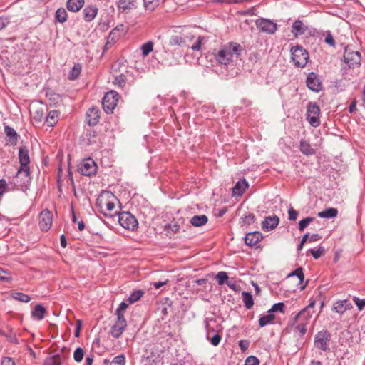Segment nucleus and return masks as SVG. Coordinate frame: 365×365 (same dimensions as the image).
<instances>
[{
	"mask_svg": "<svg viewBox=\"0 0 365 365\" xmlns=\"http://www.w3.org/2000/svg\"><path fill=\"white\" fill-rule=\"evenodd\" d=\"M292 59L297 67L304 68L309 60V56L307 50L302 46L297 45L292 47Z\"/></svg>",
	"mask_w": 365,
	"mask_h": 365,
	"instance_id": "f257e3e1",
	"label": "nucleus"
},
{
	"mask_svg": "<svg viewBox=\"0 0 365 365\" xmlns=\"http://www.w3.org/2000/svg\"><path fill=\"white\" fill-rule=\"evenodd\" d=\"M119 224L125 229L134 231L138 228V222L129 212H119L117 216Z\"/></svg>",
	"mask_w": 365,
	"mask_h": 365,
	"instance_id": "f03ea898",
	"label": "nucleus"
},
{
	"mask_svg": "<svg viewBox=\"0 0 365 365\" xmlns=\"http://www.w3.org/2000/svg\"><path fill=\"white\" fill-rule=\"evenodd\" d=\"M119 99V94L115 91L107 92L102 100V106L106 113H112Z\"/></svg>",
	"mask_w": 365,
	"mask_h": 365,
	"instance_id": "7ed1b4c3",
	"label": "nucleus"
},
{
	"mask_svg": "<svg viewBox=\"0 0 365 365\" xmlns=\"http://www.w3.org/2000/svg\"><path fill=\"white\" fill-rule=\"evenodd\" d=\"M330 341L331 334L327 330H322L314 336L315 347L323 351H329Z\"/></svg>",
	"mask_w": 365,
	"mask_h": 365,
	"instance_id": "20e7f679",
	"label": "nucleus"
},
{
	"mask_svg": "<svg viewBox=\"0 0 365 365\" xmlns=\"http://www.w3.org/2000/svg\"><path fill=\"white\" fill-rule=\"evenodd\" d=\"M320 108L316 103H309L307 106V119L309 124L316 128L320 125Z\"/></svg>",
	"mask_w": 365,
	"mask_h": 365,
	"instance_id": "39448f33",
	"label": "nucleus"
},
{
	"mask_svg": "<svg viewBox=\"0 0 365 365\" xmlns=\"http://www.w3.org/2000/svg\"><path fill=\"white\" fill-rule=\"evenodd\" d=\"M344 62L349 68H354L361 64V53L359 51H354L350 46H346L344 53Z\"/></svg>",
	"mask_w": 365,
	"mask_h": 365,
	"instance_id": "423d86ee",
	"label": "nucleus"
},
{
	"mask_svg": "<svg viewBox=\"0 0 365 365\" xmlns=\"http://www.w3.org/2000/svg\"><path fill=\"white\" fill-rule=\"evenodd\" d=\"M78 170L83 175L91 176L96 174L97 165L91 158H87L79 164Z\"/></svg>",
	"mask_w": 365,
	"mask_h": 365,
	"instance_id": "0eeeda50",
	"label": "nucleus"
},
{
	"mask_svg": "<svg viewBox=\"0 0 365 365\" xmlns=\"http://www.w3.org/2000/svg\"><path fill=\"white\" fill-rule=\"evenodd\" d=\"M53 214L48 209L43 210L39 215V227L42 231H48L51 225Z\"/></svg>",
	"mask_w": 365,
	"mask_h": 365,
	"instance_id": "6e6552de",
	"label": "nucleus"
},
{
	"mask_svg": "<svg viewBox=\"0 0 365 365\" xmlns=\"http://www.w3.org/2000/svg\"><path fill=\"white\" fill-rule=\"evenodd\" d=\"M257 27L262 32L273 34L277 29V24L266 19H259L256 21Z\"/></svg>",
	"mask_w": 365,
	"mask_h": 365,
	"instance_id": "1a4fd4ad",
	"label": "nucleus"
},
{
	"mask_svg": "<svg viewBox=\"0 0 365 365\" xmlns=\"http://www.w3.org/2000/svg\"><path fill=\"white\" fill-rule=\"evenodd\" d=\"M306 83L307 87L314 92H319L322 89V81L319 76L314 72L307 75Z\"/></svg>",
	"mask_w": 365,
	"mask_h": 365,
	"instance_id": "9d476101",
	"label": "nucleus"
},
{
	"mask_svg": "<svg viewBox=\"0 0 365 365\" xmlns=\"http://www.w3.org/2000/svg\"><path fill=\"white\" fill-rule=\"evenodd\" d=\"M101 208V213H102L106 217H115L119 214L118 212L115 211L112 212L115 208V204L113 202L107 200L103 203L102 200L98 202Z\"/></svg>",
	"mask_w": 365,
	"mask_h": 365,
	"instance_id": "9b49d317",
	"label": "nucleus"
},
{
	"mask_svg": "<svg viewBox=\"0 0 365 365\" xmlns=\"http://www.w3.org/2000/svg\"><path fill=\"white\" fill-rule=\"evenodd\" d=\"M353 308L351 302L346 299L343 300H338L335 302L332 307V311L341 315L344 314L346 311Z\"/></svg>",
	"mask_w": 365,
	"mask_h": 365,
	"instance_id": "f8f14e48",
	"label": "nucleus"
},
{
	"mask_svg": "<svg viewBox=\"0 0 365 365\" xmlns=\"http://www.w3.org/2000/svg\"><path fill=\"white\" fill-rule=\"evenodd\" d=\"M99 118L100 110L98 108L93 106L86 112V120L89 125H96L98 123Z\"/></svg>",
	"mask_w": 365,
	"mask_h": 365,
	"instance_id": "ddd939ff",
	"label": "nucleus"
},
{
	"mask_svg": "<svg viewBox=\"0 0 365 365\" xmlns=\"http://www.w3.org/2000/svg\"><path fill=\"white\" fill-rule=\"evenodd\" d=\"M230 51V48H228L227 46L219 51L216 58L220 63L228 65L232 61V56Z\"/></svg>",
	"mask_w": 365,
	"mask_h": 365,
	"instance_id": "4468645a",
	"label": "nucleus"
},
{
	"mask_svg": "<svg viewBox=\"0 0 365 365\" xmlns=\"http://www.w3.org/2000/svg\"><path fill=\"white\" fill-rule=\"evenodd\" d=\"M263 238L262 234L259 231H255L252 232L247 233L245 238V243L250 246L252 247L256 245L259 242L262 240Z\"/></svg>",
	"mask_w": 365,
	"mask_h": 365,
	"instance_id": "2eb2a0df",
	"label": "nucleus"
},
{
	"mask_svg": "<svg viewBox=\"0 0 365 365\" xmlns=\"http://www.w3.org/2000/svg\"><path fill=\"white\" fill-rule=\"evenodd\" d=\"M66 359L67 356L62 351L60 354L48 356L44 361V365H62Z\"/></svg>",
	"mask_w": 365,
	"mask_h": 365,
	"instance_id": "dca6fc26",
	"label": "nucleus"
},
{
	"mask_svg": "<svg viewBox=\"0 0 365 365\" xmlns=\"http://www.w3.org/2000/svg\"><path fill=\"white\" fill-rule=\"evenodd\" d=\"M308 30V26H306L301 20H296L292 25L291 32L294 37L297 38L299 36L305 34Z\"/></svg>",
	"mask_w": 365,
	"mask_h": 365,
	"instance_id": "f3484780",
	"label": "nucleus"
},
{
	"mask_svg": "<svg viewBox=\"0 0 365 365\" xmlns=\"http://www.w3.org/2000/svg\"><path fill=\"white\" fill-rule=\"evenodd\" d=\"M279 219L277 216L266 217L262 223V228L265 231L272 230L279 225Z\"/></svg>",
	"mask_w": 365,
	"mask_h": 365,
	"instance_id": "a211bd4d",
	"label": "nucleus"
},
{
	"mask_svg": "<svg viewBox=\"0 0 365 365\" xmlns=\"http://www.w3.org/2000/svg\"><path fill=\"white\" fill-rule=\"evenodd\" d=\"M128 305L124 302H122L118 309L115 311V314L117 316V320L115 323L119 324L120 325H123L127 327V321L125 318L124 314L128 308Z\"/></svg>",
	"mask_w": 365,
	"mask_h": 365,
	"instance_id": "6ab92c4d",
	"label": "nucleus"
},
{
	"mask_svg": "<svg viewBox=\"0 0 365 365\" xmlns=\"http://www.w3.org/2000/svg\"><path fill=\"white\" fill-rule=\"evenodd\" d=\"M313 311H308L307 309H303L297 313L292 319V324L294 325L299 321L301 322L307 323V321L311 318Z\"/></svg>",
	"mask_w": 365,
	"mask_h": 365,
	"instance_id": "aec40b11",
	"label": "nucleus"
},
{
	"mask_svg": "<svg viewBox=\"0 0 365 365\" xmlns=\"http://www.w3.org/2000/svg\"><path fill=\"white\" fill-rule=\"evenodd\" d=\"M178 34L181 36L182 40L184 41L185 45H187V41H191L195 38L191 28L188 26L180 27Z\"/></svg>",
	"mask_w": 365,
	"mask_h": 365,
	"instance_id": "412c9836",
	"label": "nucleus"
},
{
	"mask_svg": "<svg viewBox=\"0 0 365 365\" xmlns=\"http://www.w3.org/2000/svg\"><path fill=\"white\" fill-rule=\"evenodd\" d=\"M98 11L95 6H86L83 11L84 20L87 22L91 21L96 16Z\"/></svg>",
	"mask_w": 365,
	"mask_h": 365,
	"instance_id": "4be33fe9",
	"label": "nucleus"
},
{
	"mask_svg": "<svg viewBox=\"0 0 365 365\" xmlns=\"http://www.w3.org/2000/svg\"><path fill=\"white\" fill-rule=\"evenodd\" d=\"M19 159L20 165L22 166L29 165L30 158L29 155V150L26 146H21L19 149Z\"/></svg>",
	"mask_w": 365,
	"mask_h": 365,
	"instance_id": "5701e85b",
	"label": "nucleus"
},
{
	"mask_svg": "<svg viewBox=\"0 0 365 365\" xmlns=\"http://www.w3.org/2000/svg\"><path fill=\"white\" fill-rule=\"evenodd\" d=\"M248 187V182L245 179L238 181L232 188V195L234 196H241Z\"/></svg>",
	"mask_w": 365,
	"mask_h": 365,
	"instance_id": "b1692460",
	"label": "nucleus"
},
{
	"mask_svg": "<svg viewBox=\"0 0 365 365\" xmlns=\"http://www.w3.org/2000/svg\"><path fill=\"white\" fill-rule=\"evenodd\" d=\"M84 3V0H68L66 8L71 12H77L83 6Z\"/></svg>",
	"mask_w": 365,
	"mask_h": 365,
	"instance_id": "393cba45",
	"label": "nucleus"
},
{
	"mask_svg": "<svg viewBox=\"0 0 365 365\" xmlns=\"http://www.w3.org/2000/svg\"><path fill=\"white\" fill-rule=\"evenodd\" d=\"M46 313V309L43 305L36 304L31 312V316L36 319L42 320L44 318Z\"/></svg>",
	"mask_w": 365,
	"mask_h": 365,
	"instance_id": "a878e982",
	"label": "nucleus"
},
{
	"mask_svg": "<svg viewBox=\"0 0 365 365\" xmlns=\"http://www.w3.org/2000/svg\"><path fill=\"white\" fill-rule=\"evenodd\" d=\"M208 218L205 215H194L190 220V224L195 227H200L205 225Z\"/></svg>",
	"mask_w": 365,
	"mask_h": 365,
	"instance_id": "bb28decb",
	"label": "nucleus"
},
{
	"mask_svg": "<svg viewBox=\"0 0 365 365\" xmlns=\"http://www.w3.org/2000/svg\"><path fill=\"white\" fill-rule=\"evenodd\" d=\"M125 328V326L115 323L110 328V334L115 339H118L122 335Z\"/></svg>",
	"mask_w": 365,
	"mask_h": 365,
	"instance_id": "cd10ccee",
	"label": "nucleus"
},
{
	"mask_svg": "<svg viewBox=\"0 0 365 365\" xmlns=\"http://www.w3.org/2000/svg\"><path fill=\"white\" fill-rule=\"evenodd\" d=\"M300 151L305 155H312L315 153L314 149L311 147V145L304 140H301L299 145Z\"/></svg>",
	"mask_w": 365,
	"mask_h": 365,
	"instance_id": "c85d7f7f",
	"label": "nucleus"
},
{
	"mask_svg": "<svg viewBox=\"0 0 365 365\" xmlns=\"http://www.w3.org/2000/svg\"><path fill=\"white\" fill-rule=\"evenodd\" d=\"M125 31L124 29L123 25H120L114 28L109 34V38L111 41H115L120 36H123L125 34Z\"/></svg>",
	"mask_w": 365,
	"mask_h": 365,
	"instance_id": "c756f323",
	"label": "nucleus"
},
{
	"mask_svg": "<svg viewBox=\"0 0 365 365\" xmlns=\"http://www.w3.org/2000/svg\"><path fill=\"white\" fill-rule=\"evenodd\" d=\"M338 215V210L336 208H327L323 211L318 212L317 215L322 218H334Z\"/></svg>",
	"mask_w": 365,
	"mask_h": 365,
	"instance_id": "7c9ffc66",
	"label": "nucleus"
},
{
	"mask_svg": "<svg viewBox=\"0 0 365 365\" xmlns=\"http://www.w3.org/2000/svg\"><path fill=\"white\" fill-rule=\"evenodd\" d=\"M137 7L136 0H119L118 8L123 11Z\"/></svg>",
	"mask_w": 365,
	"mask_h": 365,
	"instance_id": "2f4dec72",
	"label": "nucleus"
},
{
	"mask_svg": "<svg viewBox=\"0 0 365 365\" xmlns=\"http://www.w3.org/2000/svg\"><path fill=\"white\" fill-rule=\"evenodd\" d=\"M175 34L172 35L169 39V45L173 46H186L184 43V41L182 40L181 36L179 35L178 33H177L176 31H175Z\"/></svg>",
	"mask_w": 365,
	"mask_h": 365,
	"instance_id": "473e14b6",
	"label": "nucleus"
},
{
	"mask_svg": "<svg viewBox=\"0 0 365 365\" xmlns=\"http://www.w3.org/2000/svg\"><path fill=\"white\" fill-rule=\"evenodd\" d=\"M58 113L56 110H51L46 118V123L48 126H53L58 121Z\"/></svg>",
	"mask_w": 365,
	"mask_h": 365,
	"instance_id": "72a5a7b5",
	"label": "nucleus"
},
{
	"mask_svg": "<svg viewBox=\"0 0 365 365\" xmlns=\"http://www.w3.org/2000/svg\"><path fill=\"white\" fill-rule=\"evenodd\" d=\"M68 14L64 8H59L55 13V20L60 23H64L67 21Z\"/></svg>",
	"mask_w": 365,
	"mask_h": 365,
	"instance_id": "f704fd0d",
	"label": "nucleus"
},
{
	"mask_svg": "<svg viewBox=\"0 0 365 365\" xmlns=\"http://www.w3.org/2000/svg\"><path fill=\"white\" fill-rule=\"evenodd\" d=\"M242 296L245 307L247 309H251L254 305V301L252 294L250 292H243L242 293Z\"/></svg>",
	"mask_w": 365,
	"mask_h": 365,
	"instance_id": "c9c22d12",
	"label": "nucleus"
},
{
	"mask_svg": "<svg viewBox=\"0 0 365 365\" xmlns=\"http://www.w3.org/2000/svg\"><path fill=\"white\" fill-rule=\"evenodd\" d=\"M103 364L104 365H125V356L123 354L118 355L114 357L111 361L104 359Z\"/></svg>",
	"mask_w": 365,
	"mask_h": 365,
	"instance_id": "e433bc0d",
	"label": "nucleus"
},
{
	"mask_svg": "<svg viewBox=\"0 0 365 365\" xmlns=\"http://www.w3.org/2000/svg\"><path fill=\"white\" fill-rule=\"evenodd\" d=\"M275 316L271 312H268L266 315L262 316L259 319V324L261 327H263L268 324L272 323V322L274 319Z\"/></svg>",
	"mask_w": 365,
	"mask_h": 365,
	"instance_id": "4c0bfd02",
	"label": "nucleus"
},
{
	"mask_svg": "<svg viewBox=\"0 0 365 365\" xmlns=\"http://www.w3.org/2000/svg\"><path fill=\"white\" fill-rule=\"evenodd\" d=\"M160 0H143V6L147 11H153L159 5Z\"/></svg>",
	"mask_w": 365,
	"mask_h": 365,
	"instance_id": "58836bf2",
	"label": "nucleus"
},
{
	"mask_svg": "<svg viewBox=\"0 0 365 365\" xmlns=\"http://www.w3.org/2000/svg\"><path fill=\"white\" fill-rule=\"evenodd\" d=\"M227 47L230 48V54L233 56L235 54L236 57H238L240 55V53L242 51V46L237 43H230Z\"/></svg>",
	"mask_w": 365,
	"mask_h": 365,
	"instance_id": "ea45409f",
	"label": "nucleus"
},
{
	"mask_svg": "<svg viewBox=\"0 0 365 365\" xmlns=\"http://www.w3.org/2000/svg\"><path fill=\"white\" fill-rule=\"evenodd\" d=\"M4 131L6 135L9 138L10 142L11 143H16L17 141L18 135L14 128L7 125L5 126Z\"/></svg>",
	"mask_w": 365,
	"mask_h": 365,
	"instance_id": "a19ab883",
	"label": "nucleus"
},
{
	"mask_svg": "<svg viewBox=\"0 0 365 365\" xmlns=\"http://www.w3.org/2000/svg\"><path fill=\"white\" fill-rule=\"evenodd\" d=\"M144 294V292L143 290L138 289L135 290L130 294L129 297L128 298V301L130 304H133L138 302Z\"/></svg>",
	"mask_w": 365,
	"mask_h": 365,
	"instance_id": "79ce46f5",
	"label": "nucleus"
},
{
	"mask_svg": "<svg viewBox=\"0 0 365 365\" xmlns=\"http://www.w3.org/2000/svg\"><path fill=\"white\" fill-rule=\"evenodd\" d=\"M11 296L13 299L22 302L26 303L31 301V297L28 294L22 292H12Z\"/></svg>",
	"mask_w": 365,
	"mask_h": 365,
	"instance_id": "37998d69",
	"label": "nucleus"
},
{
	"mask_svg": "<svg viewBox=\"0 0 365 365\" xmlns=\"http://www.w3.org/2000/svg\"><path fill=\"white\" fill-rule=\"evenodd\" d=\"M81 71V66L80 64H75L69 73L68 79L76 80L80 76Z\"/></svg>",
	"mask_w": 365,
	"mask_h": 365,
	"instance_id": "c03bdc74",
	"label": "nucleus"
},
{
	"mask_svg": "<svg viewBox=\"0 0 365 365\" xmlns=\"http://www.w3.org/2000/svg\"><path fill=\"white\" fill-rule=\"evenodd\" d=\"M255 216L253 213H249L245 215L244 217H242L240 220V223L242 225H250L255 222Z\"/></svg>",
	"mask_w": 365,
	"mask_h": 365,
	"instance_id": "a18cd8bd",
	"label": "nucleus"
},
{
	"mask_svg": "<svg viewBox=\"0 0 365 365\" xmlns=\"http://www.w3.org/2000/svg\"><path fill=\"white\" fill-rule=\"evenodd\" d=\"M207 329V339L210 341L213 346H217L221 341V336L219 334H215L212 337H210L209 325H206Z\"/></svg>",
	"mask_w": 365,
	"mask_h": 365,
	"instance_id": "49530a36",
	"label": "nucleus"
},
{
	"mask_svg": "<svg viewBox=\"0 0 365 365\" xmlns=\"http://www.w3.org/2000/svg\"><path fill=\"white\" fill-rule=\"evenodd\" d=\"M153 42L151 41H148L145 43H143L141 46L142 55L143 56H147L153 49Z\"/></svg>",
	"mask_w": 365,
	"mask_h": 365,
	"instance_id": "de8ad7c7",
	"label": "nucleus"
},
{
	"mask_svg": "<svg viewBox=\"0 0 365 365\" xmlns=\"http://www.w3.org/2000/svg\"><path fill=\"white\" fill-rule=\"evenodd\" d=\"M30 175V168L29 165L22 166L20 165V168L18 169V171L16 174V178H19L21 176H24L27 178Z\"/></svg>",
	"mask_w": 365,
	"mask_h": 365,
	"instance_id": "09e8293b",
	"label": "nucleus"
},
{
	"mask_svg": "<svg viewBox=\"0 0 365 365\" xmlns=\"http://www.w3.org/2000/svg\"><path fill=\"white\" fill-rule=\"evenodd\" d=\"M12 279L11 273L0 267V281L9 283Z\"/></svg>",
	"mask_w": 365,
	"mask_h": 365,
	"instance_id": "8fccbe9b",
	"label": "nucleus"
},
{
	"mask_svg": "<svg viewBox=\"0 0 365 365\" xmlns=\"http://www.w3.org/2000/svg\"><path fill=\"white\" fill-rule=\"evenodd\" d=\"M314 217H307L303 220H300L299 222V230L302 232L314 220Z\"/></svg>",
	"mask_w": 365,
	"mask_h": 365,
	"instance_id": "3c124183",
	"label": "nucleus"
},
{
	"mask_svg": "<svg viewBox=\"0 0 365 365\" xmlns=\"http://www.w3.org/2000/svg\"><path fill=\"white\" fill-rule=\"evenodd\" d=\"M294 276H296L299 279V284H302L304 280V273H303V269L302 267H298L294 272H291L288 275V277H294Z\"/></svg>",
	"mask_w": 365,
	"mask_h": 365,
	"instance_id": "603ef678",
	"label": "nucleus"
},
{
	"mask_svg": "<svg viewBox=\"0 0 365 365\" xmlns=\"http://www.w3.org/2000/svg\"><path fill=\"white\" fill-rule=\"evenodd\" d=\"M216 279L217 281L218 284L222 285L225 283H227L228 279L227 274L225 272H219L216 275Z\"/></svg>",
	"mask_w": 365,
	"mask_h": 365,
	"instance_id": "864d4df0",
	"label": "nucleus"
},
{
	"mask_svg": "<svg viewBox=\"0 0 365 365\" xmlns=\"http://www.w3.org/2000/svg\"><path fill=\"white\" fill-rule=\"evenodd\" d=\"M308 252L312 255V257L317 259H319L324 252V247L320 246L318 249H309Z\"/></svg>",
	"mask_w": 365,
	"mask_h": 365,
	"instance_id": "5fc2aeb1",
	"label": "nucleus"
},
{
	"mask_svg": "<svg viewBox=\"0 0 365 365\" xmlns=\"http://www.w3.org/2000/svg\"><path fill=\"white\" fill-rule=\"evenodd\" d=\"M33 118L36 121L41 122L44 118V112L43 108L36 109L32 113Z\"/></svg>",
	"mask_w": 365,
	"mask_h": 365,
	"instance_id": "6e6d98bb",
	"label": "nucleus"
},
{
	"mask_svg": "<svg viewBox=\"0 0 365 365\" xmlns=\"http://www.w3.org/2000/svg\"><path fill=\"white\" fill-rule=\"evenodd\" d=\"M84 356V351L81 347H78L73 354L74 360L76 362H81Z\"/></svg>",
	"mask_w": 365,
	"mask_h": 365,
	"instance_id": "4d7b16f0",
	"label": "nucleus"
},
{
	"mask_svg": "<svg viewBox=\"0 0 365 365\" xmlns=\"http://www.w3.org/2000/svg\"><path fill=\"white\" fill-rule=\"evenodd\" d=\"M126 80V76L124 74H120L115 78L114 83L123 88L125 85Z\"/></svg>",
	"mask_w": 365,
	"mask_h": 365,
	"instance_id": "13d9d810",
	"label": "nucleus"
},
{
	"mask_svg": "<svg viewBox=\"0 0 365 365\" xmlns=\"http://www.w3.org/2000/svg\"><path fill=\"white\" fill-rule=\"evenodd\" d=\"M295 330L299 332V336H304L307 332V323L300 322L295 327Z\"/></svg>",
	"mask_w": 365,
	"mask_h": 365,
	"instance_id": "bf43d9fd",
	"label": "nucleus"
},
{
	"mask_svg": "<svg viewBox=\"0 0 365 365\" xmlns=\"http://www.w3.org/2000/svg\"><path fill=\"white\" fill-rule=\"evenodd\" d=\"M324 42L333 48L336 47L335 40L329 31L326 32Z\"/></svg>",
	"mask_w": 365,
	"mask_h": 365,
	"instance_id": "052dcab7",
	"label": "nucleus"
},
{
	"mask_svg": "<svg viewBox=\"0 0 365 365\" xmlns=\"http://www.w3.org/2000/svg\"><path fill=\"white\" fill-rule=\"evenodd\" d=\"M284 308V304L283 302H278L272 305V308L268 311V312H271L273 314V312H282Z\"/></svg>",
	"mask_w": 365,
	"mask_h": 365,
	"instance_id": "680f3d73",
	"label": "nucleus"
},
{
	"mask_svg": "<svg viewBox=\"0 0 365 365\" xmlns=\"http://www.w3.org/2000/svg\"><path fill=\"white\" fill-rule=\"evenodd\" d=\"M8 184L4 179L0 180V201L1 200L2 196L4 193L8 192Z\"/></svg>",
	"mask_w": 365,
	"mask_h": 365,
	"instance_id": "e2e57ef3",
	"label": "nucleus"
},
{
	"mask_svg": "<svg viewBox=\"0 0 365 365\" xmlns=\"http://www.w3.org/2000/svg\"><path fill=\"white\" fill-rule=\"evenodd\" d=\"M353 301L354 302L355 304L356 305V307L359 311H362L364 309L365 299H359L357 297H354Z\"/></svg>",
	"mask_w": 365,
	"mask_h": 365,
	"instance_id": "0e129e2a",
	"label": "nucleus"
},
{
	"mask_svg": "<svg viewBox=\"0 0 365 365\" xmlns=\"http://www.w3.org/2000/svg\"><path fill=\"white\" fill-rule=\"evenodd\" d=\"M259 361L255 356H248L245 362L244 365H259Z\"/></svg>",
	"mask_w": 365,
	"mask_h": 365,
	"instance_id": "69168bd1",
	"label": "nucleus"
},
{
	"mask_svg": "<svg viewBox=\"0 0 365 365\" xmlns=\"http://www.w3.org/2000/svg\"><path fill=\"white\" fill-rule=\"evenodd\" d=\"M204 39H205V37L201 36H198L196 43L191 46L192 50L200 51L201 49V44Z\"/></svg>",
	"mask_w": 365,
	"mask_h": 365,
	"instance_id": "338daca9",
	"label": "nucleus"
},
{
	"mask_svg": "<svg viewBox=\"0 0 365 365\" xmlns=\"http://www.w3.org/2000/svg\"><path fill=\"white\" fill-rule=\"evenodd\" d=\"M1 365H17L11 357H4L1 360Z\"/></svg>",
	"mask_w": 365,
	"mask_h": 365,
	"instance_id": "774afa93",
	"label": "nucleus"
}]
</instances>
